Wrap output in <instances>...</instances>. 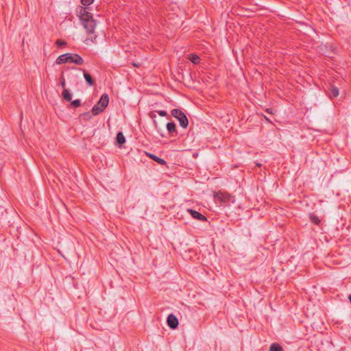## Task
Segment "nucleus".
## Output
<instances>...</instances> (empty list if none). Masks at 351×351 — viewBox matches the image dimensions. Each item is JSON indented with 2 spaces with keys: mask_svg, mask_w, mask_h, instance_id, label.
Wrapping results in <instances>:
<instances>
[{
  "mask_svg": "<svg viewBox=\"0 0 351 351\" xmlns=\"http://www.w3.org/2000/svg\"><path fill=\"white\" fill-rule=\"evenodd\" d=\"M76 15L80 18L81 24L86 30L88 34H92L95 32L96 27V21L93 19L91 12L86 10V8L79 5L75 10Z\"/></svg>",
  "mask_w": 351,
  "mask_h": 351,
  "instance_id": "nucleus-1",
  "label": "nucleus"
},
{
  "mask_svg": "<svg viewBox=\"0 0 351 351\" xmlns=\"http://www.w3.org/2000/svg\"><path fill=\"white\" fill-rule=\"evenodd\" d=\"M56 63L57 64L75 63L77 65H82L84 64V60L77 53H67L59 56L56 60Z\"/></svg>",
  "mask_w": 351,
  "mask_h": 351,
  "instance_id": "nucleus-2",
  "label": "nucleus"
},
{
  "mask_svg": "<svg viewBox=\"0 0 351 351\" xmlns=\"http://www.w3.org/2000/svg\"><path fill=\"white\" fill-rule=\"evenodd\" d=\"M171 115L179 121L180 125L183 128H186L189 125V120L186 114L178 108L173 109L171 111Z\"/></svg>",
  "mask_w": 351,
  "mask_h": 351,
  "instance_id": "nucleus-3",
  "label": "nucleus"
},
{
  "mask_svg": "<svg viewBox=\"0 0 351 351\" xmlns=\"http://www.w3.org/2000/svg\"><path fill=\"white\" fill-rule=\"evenodd\" d=\"M214 197L216 201H219L222 203H230L234 202V197L226 192L219 191L215 194Z\"/></svg>",
  "mask_w": 351,
  "mask_h": 351,
  "instance_id": "nucleus-4",
  "label": "nucleus"
},
{
  "mask_svg": "<svg viewBox=\"0 0 351 351\" xmlns=\"http://www.w3.org/2000/svg\"><path fill=\"white\" fill-rule=\"evenodd\" d=\"M156 112L161 117L167 116V112L165 110H158V111H155V112H151L149 114L150 118L153 120L156 130L158 131V132L160 133L162 128L158 125V124L156 121V117H157L156 114Z\"/></svg>",
  "mask_w": 351,
  "mask_h": 351,
  "instance_id": "nucleus-5",
  "label": "nucleus"
},
{
  "mask_svg": "<svg viewBox=\"0 0 351 351\" xmlns=\"http://www.w3.org/2000/svg\"><path fill=\"white\" fill-rule=\"evenodd\" d=\"M167 324L171 329H176L178 326L179 322L177 317L173 314H169L167 318Z\"/></svg>",
  "mask_w": 351,
  "mask_h": 351,
  "instance_id": "nucleus-6",
  "label": "nucleus"
},
{
  "mask_svg": "<svg viewBox=\"0 0 351 351\" xmlns=\"http://www.w3.org/2000/svg\"><path fill=\"white\" fill-rule=\"evenodd\" d=\"M187 212L191 215V217L197 220H199L200 221H206L207 218L206 216L202 215V213H199L197 210H195L191 208H189L187 210Z\"/></svg>",
  "mask_w": 351,
  "mask_h": 351,
  "instance_id": "nucleus-7",
  "label": "nucleus"
},
{
  "mask_svg": "<svg viewBox=\"0 0 351 351\" xmlns=\"http://www.w3.org/2000/svg\"><path fill=\"white\" fill-rule=\"evenodd\" d=\"M166 127L170 136L175 137L178 134L176 125L174 122L167 123Z\"/></svg>",
  "mask_w": 351,
  "mask_h": 351,
  "instance_id": "nucleus-8",
  "label": "nucleus"
},
{
  "mask_svg": "<svg viewBox=\"0 0 351 351\" xmlns=\"http://www.w3.org/2000/svg\"><path fill=\"white\" fill-rule=\"evenodd\" d=\"M108 104H109L108 95L106 93H104L101 96V97L97 104H98L103 110H105V109L108 106Z\"/></svg>",
  "mask_w": 351,
  "mask_h": 351,
  "instance_id": "nucleus-9",
  "label": "nucleus"
},
{
  "mask_svg": "<svg viewBox=\"0 0 351 351\" xmlns=\"http://www.w3.org/2000/svg\"><path fill=\"white\" fill-rule=\"evenodd\" d=\"M79 70L83 71L84 77L85 79L86 82L90 86H92L95 84V80L92 77L91 75L88 73L86 70L79 68Z\"/></svg>",
  "mask_w": 351,
  "mask_h": 351,
  "instance_id": "nucleus-10",
  "label": "nucleus"
},
{
  "mask_svg": "<svg viewBox=\"0 0 351 351\" xmlns=\"http://www.w3.org/2000/svg\"><path fill=\"white\" fill-rule=\"evenodd\" d=\"M125 143V138L122 132H119L116 136V145L119 147H122L123 145Z\"/></svg>",
  "mask_w": 351,
  "mask_h": 351,
  "instance_id": "nucleus-11",
  "label": "nucleus"
},
{
  "mask_svg": "<svg viewBox=\"0 0 351 351\" xmlns=\"http://www.w3.org/2000/svg\"><path fill=\"white\" fill-rule=\"evenodd\" d=\"M339 95V88L333 84H330L328 96L330 99L335 98Z\"/></svg>",
  "mask_w": 351,
  "mask_h": 351,
  "instance_id": "nucleus-12",
  "label": "nucleus"
},
{
  "mask_svg": "<svg viewBox=\"0 0 351 351\" xmlns=\"http://www.w3.org/2000/svg\"><path fill=\"white\" fill-rule=\"evenodd\" d=\"M145 154L149 158L152 159L154 161L156 162L159 165H165L167 163L166 161L163 158H159L158 156H157L153 154L148 153V152H145Z\"/></svg>",
  "mask_w": 351,
  "mask_h": 351,
  "instance_id": "nucleus-13",
  "label": "nucleus"
},
{
  "mask_svg": "<svg viewBox=\"0 0 351 351\" xmlns=\"http://www.w3.org/2000/svg\"><path fill=\"white\" fill-rule=\"evenodd\" d=\"M7 210L3 206H0V223H4L7 221Z\"/></svg>",
  "mask_w": 351,
  "mask_h": 351,
  "instance_id": "nucleus-14",
  "label": "nucleus"
},
{
  "mask_svg": "<svg viewBox=\"0 0 351 351\" xmlns=\"http://www.w3.org/2000/svg\"><path fill=\"white\" fill-rule=\"evenodd\" d=\"M188 59L194 64H198L200 63V58L197 54H189L188 56Z\"/></svg>",
  "mask_w": 351,
  "mask_h": 351,
  "instance_id": "nucleus-15",
  "label": "nucleus"
},
{
  "mask_svg": "<svg viewBox=\"0 0 351 351\" xmlns=\"http://www.w3.org/2000/svg\"><path fill=\"white\" fill-rule=\"evenodd\" d=\"M62 98L66 101H71L72 95L69 89L64 88L62 91Z\"/></svg>",
  "mask_w": 351,
  "mask_h": 351,
  "instance_id": "nucleus-16",
  "label": "nucleus"
},
{
  "mask_svg": "<svg viewBox=\"0 0 351 351\" xmlns=\"http://www.w3.org/2000/svg\"><path fill=\"white\" fill-rule=\"evenodd\" d=\"M104 111V110H103L98 104H96L93 107L91 113L93 115L95 116L103 112Z\"/></svg>",
  "mask_w": 351,
  "mask_h": 351,
  "instance_id": "nucleus-17",
  "label": "nucleus"
},
{
  "mask_svg": "<svg viewBox=\"0 0 351 351\" xmlns=\"http://www.w3.org/2000/svg\"><path fill=\"white\" fill-rule=\"evenodd\" d=\"M269 351H283V348L279 343H273L269 347Z\"/></svg>",
  "mask_w": 351,
  "mask_h": 351,
  "instance_id": "nucleus-18",
  "label": "nucleus"
},
{
  "mask_svg": "<svg viewBox=\"0 0 351 351\" xmlns=\"http://www.w3.org/2000/svg\"><path fill=\"white\" fill-rule=\"evenodd\" d=\"M309 219L310 221L315 225H319L321 222V220L318 218V217H317L313 213H311L309 215Z\"/></svg>",
  "mask_w": 351,
  "mask_h": 351,
  "instance_id": "nucleus-19",
  "label": "nucleus"
},
{
  "mask_svg": "<svg viewBox=\"0 0 351 351\" xmlns=\"http://www.w3.org/2000/svg\"><path fill=\"white\" fill-rule=\"evenodd\" d=\"M93 114L90 112H86L84 113H81L80 114V117L82 118L84 121H88L91 119Z\"/></svg>",
  "mask_w": 351,
  "mask_h": 351,
  "instance_id": "nucleus-20",
  "label": "nucleus"
},
{
  "mask_svg": "<svg viewBox=\"0 0 351 351\" xmlns=\"http://www.w3.org/2000/svg\"><path fill=\"white\" fill-rule=\"evenodd\" d=\"M70 105L73 108H77L81 106V100L80 99H75L73 101H71Z\"/></svg>",
  "mask_w": 351,
  "mask_h": 351,
  "instance_id": "nucleus-21",
  "label": "nucleus"
},
{
  "mask_svg": "<svg viewBox=\"0 0 351 351\" xmlns=\"http://www.w3.org/2000/svg\"><path fill=\"white\" fill-rule=\"evenodd\" d=\"M56 45H57L58 47L60 48V47L66 46V42L65 40H61V39H58L56 41Z\"/></svg>",
  "mask_w": 351,
  "mask_h": 351,
  "instance_id": "nucleus-22",
  "label": "nucleus"
},
{
  "mask_svg": "<svg viewBox=\"0 0 351 351\" xmlns=\"http://www.w3.org/2000/svg\"><path fill=\"white\" fill-rule=\"evenodd\" d=\"M81 3L84 6H88L91 5L94 0H80Z\"/></svg>",
  "mask_w": 351,
  "mask_h": 351,
  "instance_id": "nucleus-23",
  "label": "nucleus"
},
{
  "mask_svg": "<svg viewBox=\"0 0 351 351\" xmlns=\"http://www.w3.org/2000/svg\"><path fill=\"white\" fill-rule=\"evenodd\" d=\"M60 84H61L62 87L64 89L65 86H66V82H65V80L63 77V76H62Z\"/></svg>",
  "mask_w": 351,
  "mask_h": 351,
  "instance_id": "nucleus-24",
  "label": "nucleus"
},
{
  "mask_svg": "<svg viewBox=\"0 0 351 351\" xmlns=\"http://www.w3.org/2000/svg\"><path fill=\"white\" fill-rule=\"evenodd\" d=\"M265 112L269 113V114H274L275 113V110L273 109V108H267L265 110Z\"/></svg>",
  "mask_w": 351,
  "mask_h": 351,
  "instance_id": "nucleus-25",
  "label": "nucleus"
},
{
  "mask_svg": "<svg viewBox=\"0 0 351 351\" xmlns=\"http://www.w3.org/2000/svg\"><path fill=\"white\" fill-rule=\"evenodd\" d=\"M132 65H133L134 67H138V66H140V64H139V63L134 62V63H132Z\"/></svg>",
  "mask_w": 351,
  "mask_h": 351,
  "instance_id": "nucleus-26",
  "label": "nucleus"
},
{
  "mask_svg": "<svg viewBox=\"0 0 351 351\" xmlns=\"http://www.w3.org/2000/svg\"><path fill=\"white\" fill-rule=\"evenodd\" d=\"M264 119L267 121V122H269L271 123V121L266 117V116H264Z\"/></svg>",
  "mask_w": 351,
  "mask_h": 351,
  "instance_id": "nucleus-27",
  "label": "nucleus"
},
{
  "mask_svg": "<svg viewBox=\"0 0 351 351\" xmlns=\"http://www.w3.org/2000/svg\"><path fill=\"white\" fill-rule=\"evenodd\" d=\"M348 299H349L350 302L351 303V294H350V295H349V296H348Z\"/></svg>",
  "mask_w": 351,
  "mask_h": 351,
  "instance_id": "nucleus-28",
  "label": "nucleus"
},
{
  "mask_svg": "<svg viewBox=\"0 0 351 351\" xmlns=\"http://www.w3.org/2000/svg\"><path fill=\"white\" fill-rule=\"evenodd\" d=\"M256 165L260 167L261 165L260 163H257Z\"/></svg>",
  "mask_w": 351,
  "mask_h": 351,
  "instance_id": "nucleus-29",
  "label": "nucleus"
}]
</instances>
